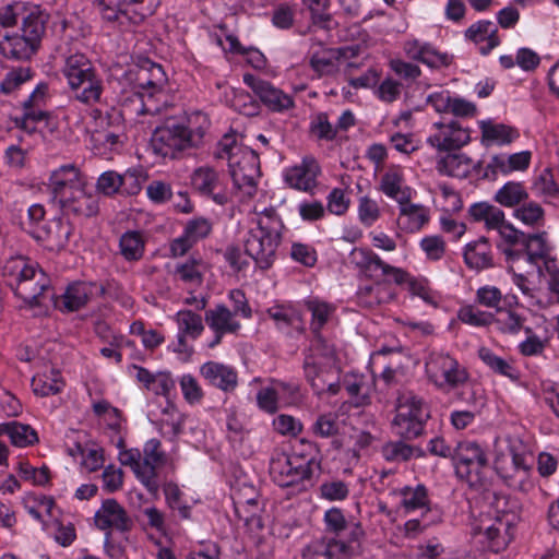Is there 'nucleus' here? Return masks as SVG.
<instances>
[{
  "mask_svg": "<svg viewBox=\"0 0 559 559\" xmlns=\"http://www.w3.org/2000/svg\"><path fill=\"white\" fill-rule=\"evenodd\" d=\"M49 14L38 5L15 1L0 8V53L9 60H29L39 49Z\"/></svg>",
  "mask_w": 559,
  "mask_h": 559,
  "instance_id": "nucleus-1",
  "label": "nucleus"
},
{
  "mask_svg": "<svg viewBox=\"0 0 559 559\" xmlns=\"http://www.w3.org/2000/svg\"><path fill=\"white\" fill-rule=\"evenodd\" d=\"M209 127L207 116L201 111L167 117L153 130L150 150L163 160L180 159L203 145Z\"/></svg>",
  "mask_w": 559,
  "mask_h": 559,
  "instance_id": "nucleus-2",
  "label": "nucleus"
},
{
  "mask_svg": "<svg viewBox=\"0 0 559 559\" xmlns=\"http://www.w3.org/2000/svg\"><path fill=\"white\" fill-rule=\"evenodd\" d=\"M254 214L257 225L247 233L245 251L254 261L257 269L266 271L277 260V250L286 226L274 206L262 211L254 210Z\"/></svg>",
  "mask_w": 559,
  "mask_h": 559,
  "instance_id": "nucleus-3",
  "label": "nucleus"
},
{
  "mask_svg": "<svg viewBox=\"0 0 559 559\" xmlns=\"http://www.w3.org/2000/svg\"><path fill=\"white\" fill-rule=\"evenodd\" d=\"M216 159H226L233 185L239 199L252 198L260 177L259 155L252 148L239 144L235 135L225 134L213 153Z\"/></svg>",
  "mask_w": 559,
  "mask_h": 559,
  "instance_id": "nucleus-4",
  "label": "nucleus"
},
{
  "mask_svg": "<svg viewBox=\"0 0 559 559\" xmlns=\"http://www.w3.org/2000/svg\"><path fill=\"white\" fill-rule=\"evenodd\" d=\"M321 469L319 451L312 442L300 441L290 454L276 452L270 460V476L280 487L304 486Z\"/></svg>",
  "mask_w": 559,
  "mask_h": 559,
  "instance_id": "nucleus-5",
  "label": "nucleus"
},
{
  "mask_svg": "<svg viewBox=\"0 0 559 559\" xmlns=\"http://www.w3.org/2000/svg\"><path fill=\"white\" fill-rule=\"evenodd\" d=\"M4 274L11 276L9 285L15 295L29 306H46V301L57 305L50 280L37 264L23 258L12 259L4 265Z\"/></svg>",
  "mask_w": 559,
  "mask_h": 559,
  "instance_id": "nucleus-6",
  "label": "nucleus"
},
{
  "mask_svg": "<svg viewBox=\"0 0 559 559\" xmlns=\"http://www.w3.org/2000/svg\"><path fill=\"white\" fill-rule=\"evenodd\" d=\"M428 380L441 392L455 391L456 400L471 403L475 393L467 391L469 374L459 360L447 352L432 350L425 361Z\"/></svg>",
  "mask_w": 559,
  "mask_h": 559,
  "instance_id": "nucleus-7",
  "label": "nucleus"
},
{
  "mask_svg": "<svg viewBox=\"0 0 559 559\" xmlns=\"http://www.w3.org/2000/svg\"><path fill=\"white\" fill-rule=\"evenodd\" d=\"M394 411L391 429L395 436L402 439H418L425 433L430 419V408L421 396L413 392L400 394Z\"/></svg>",
  "mask_w": 559,
  "mask_h": 559,
  "instance_id": "nucleus-8",
  "label": "nucleus"
},
{
  "mask_svg": "<svg viewBox=\"0 0 559 559\" xmlns=\"http://www.w3.org/2000/svg\"><path fill=\"white\" fill-rule=\"evenodd\" d=\"M532 465L533 457L528 452L511 445L508 454L496 460L495 469L509 488L528 493L535 487Z\"/></svg>",
  "mask_w": 559,
  "mask_h": 559,
  "instance_id": "nucleus-9",
  "label": "nucleus"
},
{
  "mask_svg": "<svg viewBox=\"0 0 559 559\" xmlns=\"http://www.w3.org/2000/svg\"><path fill=\"white\" fill-rule=\"evenodd\" d=\"M126 76L132 84L134 93L140 97L141 104L136 112L153 115L156 109L148 107L143 102V97L148 96L151 98L164 88L167 83V75L163 67L148 58H144L131 66Z\"/></svg>",
  "mask_w": 559,
  "mask_h": 559,
  "instance_id": "nucleus-10",
  "label": "nucleus"
},
{
  "mask_svg": "<svg viewBox=\"0 0 559 559\" xmlns=\"http://www.w3.org/2000/svg\"><path fill=\"white\" fill-rule=\"evenodd\" d=\"M349 264L361 277L402 285L407 281V272L386 263L369 247H355L348 254Z\"/></svg>",
  "mask_w": 559,
  "mask_h": 559,
  "instance_id": "nucleus-11",
  "label": "nucleus"
},
{
  "mask_svg": "<svg viewBox=\"0 0 559 559\" xmlns=\"http://www.w3.org/2000/svg\"><path fill=\"white\" fill-rule=\"evenodd\" d=\"M453 465L456 476L469 486L483 484L489 459L486 447L474 440H462L454 448Z\"/></svg>",
  "mask_w": 559,
  "mask_h": 559,
  "instance_id": "nucleus-12",
  "label": "nucleus"
},
{
  "mask_svg": "<svg viewBox=\"0 0 559 559\" xmlns=\"http://www.w3.org/2000/svg\"><path fill=\"white\" fill-rule=\"evenodd\" d=\"M103 17L109 22L127 17L132 24L140 25L154 15L160 0H100Z\"/></svg>",
  "mask_w": 559,
  "mask_h": 559,
  "instance_id": "nucleus-13",
  "label": "nucleus"
},
{
  "mask_svg": "<svg viewBox=\"0 0 559 559\" xmlns=\"http://www.w3.org/2000/svg\"><path fill=\"white\" fill-rule=\"evenodd\" d=\"M263 313L286 337L299 338L306 332L301 309L293 301L275 300Z\"/></svg>",
  "mask_w": 559,
  "mask_h": 559,
  "instance_id": "nucleus-14",
  "label": "nucleus"
},
{
  "mask_svg": "<svg viewBox=\"0 0 559 559\" xmlns=\"http://www.w3.org/2000/svg\"><path fill=\"white\" fill-rule=\"evenodd\" d=\"M47 91V84L39 83L22 103V115L12 118L15 128L27 134H34L38 131L39 123L49 124L50 116L45 110Z\"/></svg>",
  "mask_w": 559,
  "mask_h": 559,
  "instance_id": "nucleus-15",
  "label": "nucleus"
},
{
  "mask_svg": "<svg viewBox=\"0 0 559 559\" xmlns=\"http://www.w3.org/2000/svg\"><path fill=\"white\" fill-rule=\"evenodd\" d=\"M192 189L201 197L212 200L217 205L230 201V192L225 186L224 176L214 167L203 165L197 167L190 177Z\"/></svg>",
  "mask_w": 559,
  "mask_h": 559,
  "instance_id": "nucleus-16",
  "label": "nucleus"
},
{
  "mask_svg": "<svg viewBox=\"0 0 559 559\" xmlns=\"http://www.w3.org/2000/svg\"><path fill=\"white\" fill-rule=\"evenodd\" d=\"M242 80L267 110L284 114L295 107L294 96L273 83L251 73L243 74Z\"/></svg>",
  "mask_w": 559,
  "mask_h": 559,
  "instance_id": "nucleus-17",
  "label": "nucleus"
},
{
  "mask_svg": "<svg viewBox=\"0 0 559 559\" xmlns=\"http://www.w3.org/2000/svg\"><path fill=\"white\" fill-rule=\"evenodd\" d=\"M81 186H86V179L74 163L63 164L51 170L46 182L49 200L55 205Z\"/></svg>",
  "mask_w": 559,
  "mask_h": 559,
  "instance_id": "nucleus-18",
  "label": "nucleus"
},
{
  "mask_svg": "<svg viewBox=\"0 0 559 559\" xmlns=\"http://www.w3.org/2000/svg\"><path fill=\"white\" fill-rule=\"evenodd\" d=\"M309 40V68L318 79L335 75L340 70V60L347 57L348 51L354 55V49L350 47H325L313 36Z\"/></svg>",
  "mask_w": 559,
  "mask_h": 559,
  "instance_id": "nucleus-19",
  "label": "nucleus"
},
{
  "mask_svg": "<svg viewBox=\"0 0 559 559\" xmlns=\"http://www.w3.org/2000/svg\"><path fill=\"white\" fill-rule=\"evenodd\" d=\"M518 516L513 512L497 513L491 523L484 528L480 543L493 554L507 549L514 537Z\"/></svg>",
  "mask_w": 559,
  "mask_h": 559,
  "instance_id": "nucleus-20",
  "label": "nucleus"
},
{
  "mask_svg": "<svg viewBox=\"0 0 559 559\" xmlns=\"http://www.w3.org/2000/svg\"><path fill=\"white\" fill-rule=\"evenodd\" d=\"M435 132L427 138V143L439 152L460 151L471 142V131L459 121L435 122Z\"/></svg>",
  "mask_w": 559,
  "mask_h": 559,
  "instance_id": "nucleus-21",
  "label": "nucleus"
},
{
  "mask_svg": "<svg viewBox=\"0 0 559 559\" xmlns=\"http://www.w3.org/2000/svg\"><path fill=\"white\" fill-rule=\"evenodd\" d=\"M323 521L326 534H332L329 538H337L344 544L361 549L365 531L359 522L347 521L338 508L326 510Z\"/></svg>",
  "mask_w": 559,
  "mask_h": 559,
  "instance_id": "nucleus-22",
  "label": "nucleus"
},
{
  "mask_svg": "<svg viewBox=\"0 0 559 559\" xmlns=\"http://www.w3.org/2000/svg\"><path fill=\"white\" fill-rule=\"evenodd\" d=\"M174 321L178 331L173 350L180 355L191 356L194 352L191 342L198 340L204 331L202 317L192 310L183 309L175 314Z\"/></svg>",
  "mask_w": 559,
  "mask_h": 559,
  "instance_id": "nucleus-23",
  "label": "nucleus"
},
{
  "mask_svg": "<svg viewBox=\"0 0 559 559\" xmlns=\"http://www.w3.org/2000/svg\"><path fill=\"white\" fill-rule=\"evenodd\" d=\"M321 167L313 156H305L299 164L284 168V182L292 189L313 193L318 187Z\"/></svg>",
  "mask_w": 559,
  "mask_h": 559,
  "instance_id": "nucleus-24",
  "label": "nucleus"
},
{
  "mask_svg": "<svg viewBox=\"0 0 559 559\" xmlns=\"http://www.w3.org/2000/svg\"><path fill=\"white\" fill-rule=\"evenodd\" d=\"M72 230L69 221L55 217L40 226H35L29 233L44 249L59 252L68 245Z\"/></svg>",
  "mask_w": 559,
  "mask_h": 559,
  "instance_id": "nucleus-25",
  "label": "nucleus"
},
{
  "mask_svg": "<svg viewBox=\"0 0 559 559\" xmlns=\"http://www.w3.org/2000/svg\"><path fill=\"white\" fill-rule=\"evenodd\" d=\"M359 552V548L326 535L308 543L302 549L301 559H353Z\"/></svg>",
  "mask_w": 559,
  "mask_h": 559,
  "instance_id": "nucleus-26",
  "label": "nucleus"
},
{
  "mask_svg": "<svg viewBox=\"0 0 559 559\" xmlns=\"http://www.w3.org/2000/svg\"><path fill=\"white\" fill-rule=\"evenodd\" d=\"M204 320L209 329L213 331L214 338L209 343L210 348L221 344L226 334H238L241 323L236 319L235 312L224 304H217L204 313Z\"/></svg>",
  "mask_w": 559,
  "mask_h": 559,
  "instance_id": "nucleus-27",
  "label": "nucleus"
},
{
  "mask_svg": "<svg viewBox=\"0 0 559 559\" xmlns=\"http://www.w3.org/2000/svg\"><path fill=\"white\" fill-rule=\"evenodd\" d=\"M97 528L107 532L127 533L132 527V521L124 508L116 499H106L94 515Z\"/></svg>",
  "mask_w": 559,
  "mask_h": 559,
  "instance_id": "nucleus-28",
  "label": "nucleus"
},
{
  "mask_svg": "<svg viewBox=\"0 0 559 559\" xmlns=\"http://www.w3.org/2000/svg\"><path fill=\"white\" fill-rule=\"evenodd\" d=\"M162 443L158 439H150L144 443L142 453V485L146 490L156 495L159 489L157 468L165 463V453L160 450Z\"/></svg>",
  "mask_w": 559,
  "mask_h": 559,
  "instance_id": "nucleus-29",
  "label": "nucleus"
},
{
  "mask_svg": "<svg viewBox=\"0 0 559 559\" xmlns=\"http://www.w3.org/2000/svg\"><path fill=\"white\" fill-rule=\"evenodd\" d=\"M86 186H81L57 204L66 215L75 217H93L99 212V199L96 194L88 193Z\"/></svg>",
  "mask_w": 559,
  "mask_h": 559,
  "instance_id": "nucleus-30",
  "label": "nucleus"
},
{
  "mask_svg": "<svg viewBox=\"0 0 559 559\" xmlns=\"http://www.w3.org/2000/svg\"><path fill=\"white\" fill-rule=\"evenodd\" d=\"M403 50L408 58L419 61L429 68L448 67L452 61V57L447 52H441L430 43L417 38L406 40L403 45Z\"/></svg>",
  "mask_w": 559,
  "mask_h": 559,
  "instance_id": "nucleus-31",
  "label": "nucleus"
},
{
  "mask_svg": "<svg viewBox=\"0 0 559 559\" xmlns=\"http://www.w3.org/2000/svg\"><path fill=\"white\" fill-rule=\"evenodd\" d=\"M136 381L148 392L155 395L166 397L167 402L176 390V382L169 371L152 372L148 369L132 365Z\"/></svg>",
  "mask_w": 559,
  "mask_h": 559,
  "instance_id": "nucleus-32",
  "label": "nucleus"
},
{
  "mask_svg": "<svg viewBox=\"0 0 559 559\" xmlns=\"http://www.w3.org/2000/svg\"><path fill=\"white\" fill-rule=\"evenodd\" d=\"M97 284L92 282H74L68 285L60 298L56 297L57 305L61 311H78L91 300L96 294Z\"/></svg>",
  "mask_w": 559,
  "mask_h": 559,
  "instance_id": "nucleus-33",
  "label": "nucleus"
},
{
  "mask_svg": "<svg viewBox=\"0 0 559 559\" xmlns=\"http://www.w3.org/2000/svg\"><path fill=\"white\" fill-rule=\"evenodd\" d=\"M481 168V162H474L464 153L449 152L436 162V169L442 176L466 178L472 170L477 174Z\"/></svg>",
  "mask_w": 559,
  "mask_h": 559,
  "instance_id": "nucleus-34",
  "label": "nucleus"
},
{
  "mask_svg": "<svg viewBox=\"0 0 559 559\" xmlns=\"http://www.w3.org/2000/svg\"><path fill=\"white\" fill-rule=\"evenodd\" d=\"M200 373L209 384L224 392H233L238 385L236 369L222 362L207 361L200 367Z\"/></svg>",
  "mask_w": 559,
  "mask_h": 559,
  "instance_id": "nucleus-35",
  "label": "nucleus"
},
{
  "mask_svg": "<svg viewBox=\"0 0 559 559\" xmlns=\"http://www.w3.org/2000/svg\"><path fill=\"white\" fill-rule=\"evenodd\" d=\"M463 259L469 270L483 271L492 267L495 265L493 251L489 239L481 236L466 243Z\"/></svg>",
  "mask_w": 559,
  "mask_h": 559,
  "instance_id": "nucleus-36",
  "label": "nucleus"
},
{
  "mask_svg": "<svg viewBox=\"0 0 559 559\" xmlns=\"http://www.w3.org/2000/svg\"><path fill=\"white\" fill-rule=\"evenodd\" d=\"M380 191L397 203L409 201L413 192L405 182L403 168L399 165L390 166L383 173L380 179Z\"/></svg>",
  "mask_w": 559,
  "mask_h": 559,
  "instance_id": "nucleus-37",
  "label": "nucleus"
},
{
  "mask_svg": "<svg viewBox=\"0 0 559 559\" xmlns=\"http://www.w3.org/2000/svg\"><path fill=\"white\" fill-rule=\"evenodd\" d=\"M478 127L481 132L480 142L486 147L506 146L520 138L518 129L504 123H496L490 119L480 120Z\"/></svg>",
  "mask_w": 559,
  "mask_h": 559,
  "instance_id": "nucleus-38",
  "label": "nucleus"
},
{
  "mask_svg": "<svg viewBox=\"0 0 559 559\" xmlns=\"http://www.w3.org/2000/svg\"><path fill=\"white\" fill-rule=\"evenodd\" d=\"M464 35L466 39L475 44L486 41V45L479 47V52L483 56H487L492 49L500 45L498 28L496 24L489 20H479L473 23L466 28Z\"/></svg>",
  "mask_w": 559,
  "mask_h": 559,
  "instance_id": "nucleus-39",
  "label": "nucleus"
},
{
  "mask_svg": "<svg viewBox=\"0 0 559 559\" xmlns=\"http://www.w3.org/2000/svg\"><path fill=\"white\" fill-rule=\"evenodd\" d=\"M399 204V224L406 233L419 231L430 219L429 209L423 204L402 201Z\"/></svg>",
  "mask_w": 559,
  "mask_h": 559,
  "instance_id": "nucleus-40",
  "label": "nucleus"
},
{
  "mask_svg": "<svg viewBox=\"0 0 559 559\" xmlns=\"http://www.w3.org/2000/svg\"><path fill=\"white\" fill-rule=\"evenodd\" d=\"M414 439L389 440L380 448L382 459L388 463L401 464L411 461L413 457H423V449L412 445L408 442Z\"/></svg>",
  "mask_w": 559,
  "mask_h": 559,
  "instance_id": "nucleus-41",
  "label": "nucleus"
},
{
  "mask_svg": "<svg viewBox=\"0 0 559 559\" xmlns=\"http://www.w3.org/2000/svg\"><path fill=\"white\" fill-rule=\"evenodd\" d=\"M301 3L309 11L310 15L307 34H312L317 28L330 33L337 26V23L329 12L330 0H301Z\"/></svg>",
  "mask_w": 559,
  "mask_h": 559,
  "instance_id": "nucleus-42",
  "label": "nucleus"
},
{
  "mask_svg": "<svg viewBox=\"0 0 559 559\" xmlns=\"http://www.w3.org/2000/svg\"><path fill=\"white\" fill-rule=\"evenodd\" d=\"M97 72L92 61L81 52L68 56L62 67V74L67 80L68 86H78L80 82Z\"/></svg>",
  "mask_w": 559,
  "mask_h": 559,
  "instance_id": "nucleus-43",
  "label": "nucleus"
},
{
  "mask_svg": "<svg viewBox=\"0 0 559 559\" xmlns=\"http://www.w3.org/2000/svg\"><path fill=\"white\" fill-rule=\"evenodd\" d=\"M501 237L498 248L506 255L508 262H518L521 250L524 248L526 234L516 229L511 223L504 221L497 229Z\"/></svg>",
  "mask_w": 559,
  "mask_h": 559,
  "instance_id": "nucleus-44",
  "label": "nucleus"
},
{
  "mask_svg": "<svg viewBox=\"0 0 559 559\" xmlns=\"http://www.w3.org/2000/svg\"><path fill=\"white\" fill-rule=\"evenodd\" d=\"M304 374L317 395L325 393L326 380L333 374V365L305 356L302 364Z\"/></svg>",
  "mask_w": 559,
  "mask_h": 559,
  "instance_id": "nucleus-45",
  "label": "nucleus"
},
{
  "mask_svg": "<svg viewBox=\"0 0 559 559\" xmlns=\"http://www.w3.org/2000/svg\"><path fill=\"white\" fill-rule=\"evenodd\" d=\"M475 223H484L487 230H497L506 221L504 212L488 202H475L467 210Z\"/></svg>",
  "mask_w": 559,
  "mask_h": 559,
  "instance_id": "nucleus-46",
  "label": "nucleus"
},
{
  "mask_svg": "<svg viewBox=\"0 0 559 559\" xmlns=\"http://www.w3.org/2000/svg\"><path fill=\"white\" fill-rule=\"evenodd\" d=\"M305 305L307 310L311 313L309 329L313 335H318L334 317L336 307L317 297L306 300Z\"/></svg>",
  "mask_w": 559,
  "mask_h": 559,
  "instance_id": "nucleus-47",
  "label": "nucleus"
},
{
  "mask_svg": "<svg viewBox=\"0 0 559 559\" xmlns=\"http://www.w3.org/2000/svg\"><path fill=\"white\" fill-rule=\"evenodd\" d=\"M381 282L382 281H376L373 284L359 287L356 296L360 307L373 309L393 298L391 290Z\"/></svg>",
  "mask_w": 559,
  "mask_h": 559,
  "instance_id": "nucleus-48",
  "label": "nucleus"
},
{
  "mask_svg": "<svg viewBox=\"0 0 559 559\" xmlns=\"http://www.w3.org/2000/svg\"><path fill=\"white\" fill-rule=\"evenodd\" d=\"M545 236L546 233L526 234L524 248L521 250L519 261L537 266L548 253Z\"/></svg>",
  "mask_w": 559,
  "mask_h": 559,
  "instance_id": "nucleus-49",
  "label": "nucleus"
},
{
  "mask_svg": "<svg viewBox=\"0 0 559 559\" xmlns=\"http://www.w3.org/2000/svg\"><path fill=\"white\" fill-rule=\"evenodd\" d=\"M69 88L76 100L86 105H93L100 100L104 85L100 75L98 72H95L80 82L78 86H71Z\"/></svg>",
  "mask_w": 559,
  "mask_h": 559,
  "instance_id": "nucleus-50",
  "label": "nucleus"
},
{
  "mask_svg": "<svg viewBox=\"0 0 559 559\" xmlns=\"http://www.w3.org/2000/svg\"><path fill=\"white\" fill-rule=\"evenodd\" d=\"M478 358L495 373L506 377L511 381L520 379V371L513 364L501 356L496 355L488 347L478 349Z\"/></svg>",
  "mask_w": 559,
  "mask_h": 559,
  "instance_id": "nucleus-51",
  "label": "nucleus"
},
{
  "mask_svg": "<svg viewBox=\"0 0 559 559\" xmlns=\"http://www.w3.org/2000/svg\"><path fill=\"white\" fill-rule=\"evenodd\" d=\"M205 265L201 258L191 255L188 260L176 264L175 278L191 286H200L203 282Z\"/></svg>",
  "mask_w": 559,
  "mask_h": 559,
  "instance_id": "nucleus-52",
  "label": "nucleus"
},
{
  "mask_svg": "<svg viewBox=\"0 0 559 559\" xmlns=\"http://www.w3.org/2000/svg\"><path fill=\"white\" fill-rule=\"evenodd\" d=\"M493 200L504 207H518L522 202L528 200L526 187L521 181H508L499 188Z\"/></svg>",
  "mask_w": 559,
  "mask_h": 559,
  "instance_id": "nucleus-53",
  "label": "nucleus"
},
{
  "mask_svg": "<svg viewBox=\"0 0 559 559\" xmlns=\"http://www.w3.org/2000/svg\"><path fill=\"white\" fill-rule=\"evenodd\" d=\"M167 507L178 513L181 520L192 518V506L187 502L185 495L179 486L173 481L166 483L163 487Z\"/></svg>",
  "mask_w": 559,
  "mask_h": 559,
  "instance_id": "nucleus-54",
  "label": "nucleus"
},
{
  "mask_svg": "<svg viewBox=\"0 0 559 559\" xmlns=\"http://www.w3.org/2000/svg\"><path fill=\"white\" fill-rule=\"evenodd\" d=\"M120 253L127 261H138L144 254L145 240L141 231L127 230L119 240Z\"/></svg>",
  "mask_w": 559,
  "mask_h": 559,
  "instance_id": "nucleus-55",
  "label": "nucleus"
},
{
  "mask_svg": "<svg viewBox=\"0 0 559 559\" xmlns=\"http://www.w3.org/2000/svg\"><path fill=\"white\" fill-rule=\"evenodd\" d=\"M63 385L60 373L56 370H51L49 373H38L32 379L33 392L43 397L58 394L62 391Z\"/></svg>",
  "mask_w": 559,
  "mask_h": 559,
  "instance_id": "nucleus-56",
  "label": "nucleus"
},
{
  "mask_svg": "<svg viewBox=\"0 0 559 559\" xmlns=\"http://www.w3.org/2000/svg\"><path fill=\"white\" fill-rule=\"evenodd\" d=\"M4 428L8 429L11 443L17 448L31 447L38 442L37 432L29 425L12 420Z\"/></svg>",
  "mask_w": 559,
  "mask_h": 559,
  "instance_id": "nucleus-57",
  "label": "nucleus"
},
{
  "mask_svg": "<svg viewBox=\"0 0 559 559\" xmlns=\"http://www.w3.org/2000/svg\"><path fill=\"white\" fill-rule=\"evenodd\" d=\"M402 506L406 512L428 509L429 498L427 488L419 484L416 487L405 486L401 489Z\"/></svg>",
  "mask_w": 559,
  "mask_h": 559,
  "instance_id": "nucleus-58",
  "label": "nucleus"
},
{
  "mask_svg": "<svg viewBox=\"0 0 559 559\" xmlns=\"http://www.w3.org/2000/svg\"><path fill=\"white\" fill-rule=\"evenodd\" d=\"M513 216L526 226L539 227L545 221V211L535 201L522 202L513 212Z\"/></svg>",
  "mask_w": 559,
  "mask_h": 559,
  "instance_id": "nucleus-59",
  "label": "nucleus"
},
{
  "mask_svg": "<svg viewBox=\"0 0 559 559\" xmlns=\"http://www.w3.org/2000/svg\"><path fill=\"white\" fill-rule=\"evenodd\" d=\"M224 412L228 440L233 442L242 440L247 433L245 414L234 405L226 407Z\"/></svg>",
  "mask_w": 559,
  "mask_h": 559,
  "instance_id": "nucleus-60",
  "label": "nucleus"
},
{
  "mask_svg": "<svg viewBox=\"0 0 559 559\" xmlns=\"http://www.w3.org/2000/svg\"><path fill=\"white\" fill-rule=\"evenodd\" d=\"M343 386L347 394L354 399L356 406L365 405L369 401L368 385L361 374L346 373L343 378Z\"/></svg>",
  "mask_w": 559,
  "mask_h": 559,
  "instance_id": "nucleus-61",
  "label": "nucleus"
},
{
  "mask_svg": "<svg viewBox=\"0 0 559 559\" xmlns=\"http://www.w3.org/2000/svg\"><path fill=\"white\" fill-rule=\"evenodd\" d=\"M531 189L536 197L543 198L545 201L559 195V187L554 179L551 170L548 168L534 178Z\"/></svg>",
  "mask_w": 559,
  "mask_h": 559,
  "instance_id": "nucleus-62",
  "label": "nucleus"
},
{
  "mask_svg": "<svg viewBox=\"0 0 559 559\" xmlns=\"http://www.w3.org/2000/svg\"><path fill=\"white\" fill-rule=\"evenodd\" d=\"M305 356H311L316 360L334 364L336 352L334 344L323 337L321 333L313 335V340L305 353Z\"/></svg>",
  "mask_w": 559,
  "mask_h": 559,
  "instance_id": "nucleus-63",
  "label": "nucleus"
},
{
  "mask_svg": "<svg viewBox=\"0 0 559 559\" xmlns=\"http://www.w3.org/2000/svg\"><path fill=\"white\" fill-rule=\"evenodd\" d=\"M309 131L318 141H334L337 135V128L329 121L325 112H319L310 121Z\"/></svg>",
  "mask_w": 559,
  "mask_h": 559,
  "instance_id": "nucleus-64",
  "label": "nucleus"
}]
</instances>
